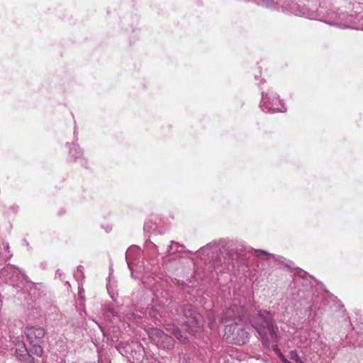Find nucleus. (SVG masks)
Here are the masks:
<instances>
[{
  "label": "nucleus",
  "mask_w": 363,
  "mask_h": 363,
  "mask_svg": "<svg viewBox=\"0 0 363 363\" xmlns=\"http://www.w3.org/2000/svg\"><path fill=\"white\" fill-rule=\"evenodd\" d=\"M221 322L225 325L235 324V322L251 324L259 335L263 345L269 346V341H277L278 328L274 325L272 315L266 311H259L256 316L250 318L242 306L234 305L228 308L221 317Z\"/></svg>",
  "instance_id": "obj_1"
},
{
  "label": "nucleus",
  "mask_w": 363,
  "mask_h": 363,
  "mask_svg": "<svg viewBox=\"0 0 363 363\" xmlns=\"http://www.w3.org/2000/svg\"><path fill=\"white\" fill-rule=\"evenodd\" d=\"M183 314L185 320L182 326L189 333L194 335L201 330L203 326V318L191 305L184 306Z\"/></svg>",
  "instance_id": "obj_2"
},
{
  "label": "nucleus",
  "mask_w": 363,
  "mask_h": 363,
  "mask_svg": "<svg viewBox=\"0 0 363 363\" xmlns=\"http://www.w3.org/2000/svg\"><path fill=\"white\" fill-rule=\"evenodd\" d=\"M223 337L228 342L243 345L248 340L249 333L243 329L242 323L235 322L225 325Z\"/></svg>",
  "instance_id": "obj_3"
},
{
  "label": "nucleus",
  "mask_w": 363,
  "mask_h": 363,
  "mask_svg": "<svg viewBox=\"0 0 363 363\" xmlns=\"http://www.w3.org/2000/svg\"><path fill=\"white\" fill-rule=\"evenodd\" d=\"M142 257L143 254L138 247L132 246L126 251L125 259L133 277H134V272L137 273L143 272V262L140 261Z\"/></svg>",
  "instance_id": "obj_4"
},
{
  "label": "nucleus",
  "mask_w": 363,
  "mask_h": 363,
  "mask_svg": "<svg viewBox=\"0 0 363 363\" xmlns=\"http://www.w3.org/2000/svg\"><path fill=\"white\" fill-rule=\"evenodd\" d=\"M149 337L158 347L171 350L174 347V340L159 328H150L147 330Z\"/></svg>",
  "instance_id": "obj_5"
},
{
  "label": "nucleus",
  "mask_w": 363,
  "mask_h": 363,
  "mask_svg": "<svg viewBox=\"0 0 363 363\" xmlns=\"http://www.w3.org/2000/svg\"><path fill=\"white\" fill-rule=\"evenodd\" d=\"M260 106L264 112H284L285 108L283 106L279 97L273 96L272 97L268 96L267 94L262 93V101Z\"/></svg>",
  "instance_id": "obj_6"
},
{
  "label": "nucleus",
  "mask_w": 363,
  "mask_h": 363,
  "mask_svg": "<svg viewBox=\"0 0 363 363\" xmlns=\"http://www.w3.org/2000/svg\"><path fill=\"white\" fill-rule=\"evenodd\" d=\"M281 6L291 13L296 16H302L308 18H313L316 16L313 11H311L306 7L301 6L293 0H288L287 2L284 3Z\"/></svg>",
  "instance_id": "obj_7"
},
{
  "label": "nucleus",
  "mask_w": 363,
  "mask_h": 363,
  "mask_svg": "<svg viewBox=\"0 0 363 363\" xmlns=\"http://www.w3.org/2000/svg\"><path fill=\"white\" fill-rule=\"evenodd\" d=\"M25 333L28 339L29 343H41L45 335V330L43 328H37L34 326L27 327Z\"/></svg>",
  "instance_id": "obj_8"
},
{
  "label": "nucleus",
  "mask_w": 363,
  "mask_h": 363,
  "mask_svg": "<svg viewBox=\"0 0 363 363\" xmlns=\"http://www.w3.org/2000/svg\"><path fill=\"white\" fill-rule=\"evenodd\" d=\"M28 354L29 353L27 350V348L23 343L17 345V347L16 349V354L18 357L22 359V358L26 357Z\"/></svg>",
  "instance_id": "obj_9"
},
{
  "label": "nucleus",
  "mask_w": 363,
  "mask_h": 363,
  "mask_svg": "<svg viewBox=\"0 0 363 363\" xmlns=\"http://www.w3.org/2000/svg\"><path fill=\"white\" fill-rule=\"evenodd\" d=\"M30 345H31L30 352L38 357H42L43 354V350L40 345V343H33Z\"/></svg>",
  "instance_id": "obj_10"
},
{
  "label": "nucleus",
  "mask_w": 363,
  "mask_h": 363,
  "mask_svg": "<svg viewBox=\"0 0 363 363\" xmlns=\"http://www.w3.org/2000/svg\"><path fill=\"white\" fill-rule=\"evenodd\" d=\"M172 334L182 343L186 342L188 339L185 335L182 334V332L178 328L172 329Z\"/></svg>",
  "instance_id": "obj_11"
},
{
  "label": "nucleus",
  "mask_w": 363,
  "mask_h": 363,
  "mask_svg": "<svg viewBox=\"0 0 363 363\" xmlns=\"http://www.w3.org/2000/svg\"><path fill=\"white\" fill-rule=\"evenodd\" d=\"M258 4L268 8H274L277 4V0H255Z\"/></svg>",
  "instance_id": "obj_12"
},
{
  "label": "nucleus",
  "mask_w": 363,
  "mask_h": 363,
  "mask_svg": "<svg viewBox=\"0 0 363 363\" xmlns=\"http://www.w3.org/2000/svg\"><path fill=\"white\" fill-rule=\"evenodd\" d=\"M157 226L155 223H153L152 222H146L144 225V230L145 231L150 233H155L156 230Z\"/></svg>",
  "instance_id": "obj_13"
},
{
  "label": "nucleus",
  "mask_w": 363,
  "mask_h": 363,
  "mask_svg": "<svg viewBox=\"0 0 363 363\" xmlns=\"http://www.w3.org/2000/svg\"><path fill=\"white\" fill-rule=\"evenodd\" d=\"M179 247V243L172 241L171 245H169V247L167 250L168 254L169 255H174L177 251Z\"/></svg>",
  "instance_id": "obj_14"
},
{
  "label": "nucleus",
  "mask_w": 363,
  "mask_h": 363,
  "mask_svg": "<svg viewBox=\"0 0 363 363\" xmlns=\"http://www.w3.org/2000/svg\"><path fill=\"white\" fill-rule=\"evenodd\" d=\"M289 356H290V359L291 360H293L294 362H296V361H298V359H301L296 350L291 351Z\"/></svg>",
  "instance_id": "obj_15"
},
{
  "label": "nucleus",
  "mask_w": 363,
  "mask_h": 363,
  "mask_svg": "<svg viewBox=\"0 0 363 363\" xmlns=\"http://www.w3.org/2000/svg\"><path fill=\"white\" fill-rule=\"evenodd\" d=\"M211 247H212V245H211V244L206 245L205 247H201V248L199 250V253H200V254H205V253H207V255H208V251Z\"/></svg>",
  "instance_id": "obj_16"
},
{
  "label": "nucleus",
  "mask_w": 363,
  "mask_h": 363,
  "mask_svg": "<svg viewBox=\"0 0 363 363\" xmlns=\"http://www.w3.org/2000/svg\"><path fill=\"white\" fill-rule=\"evenodd\" d=\"M255 254L257 256H260V255L265 256V255H268V252L267 251H264L262 250H255Z\"/></svg>",
  "instance_id": "obj_17"
},
{
  "label": "nucleus",
  "mask_w": 363,
  "mask_h": 363,
  "mask_svg": "<svg viewBox=\"0 0 363 363\" xmlns=\"http://www.w3.org/2000/svg\"><path fill=\"white\" fill-rule=\"evenodd\" d=\"M25 363H35L34 359L28 354L25 357V359H23Z\"/></svg>",
  "instance_id": "obj_18"
},
{
  "label": "nucleus",
  "mask_w": 363,
  "mask_h": 363,
  "mask_svg": "<svg viewBox=\"0 0 363 363\" xmlns=\"http://www.w3.org/2000/svg\"><path fill=\"white\" fill-rule=\"evenodd\" d=\"M279 357L284 363H291L282 354H279Z\"/></svg>",
  "instance_id": "obj_19"
},
{
  "label": "nucleus",
  "mask_w": 363,
  "mask_h": 363,
  "mask_svg": "<svg viewBox=\"0 0 363 363\" xmlns=\"http://www.w3.org/2000/svg\"><path fill=\"white\" fill-rule=\"evenodd\" d=\"M154 313V311H152V312L150 313V315H151L152 316H155L156 319H157V316L153 314Z\"/></svg>",
  "instance_id": "obj_20"
},
{
  "label": "nucleus",
  "mask_w": 363,
  "mask_h": 363,
  "mask_svg": "<svg viewBox=\"0 0 363 363\" xmlns=\"http://www.w3.org/2000/svg\"><path fill=\"white\" fill-rule=\"evenodd\" d=\"M209 326H210V328H213V323H211L209 324Z\"/></svg>",
  "instance_id": "obj_21"
},
{
  "label": "nucleus",
  "mask_w": 363,
  "mask_h": 363,
  "mask_svg": "<svg viewBox=\"0 0 363 363\" xmlns=\"http://www.w3.org/2000/svg\"><path fill=\"white\" fill-rule=\"evenodd\" d=\"M330 24H332V25H337V23H331Z\"/></svg>",
  "instance_id": "obj_22"
},
{
  "label": "nucleus",
  "mask_w": 363,
  "mask_h": 363,
  "mask_svg": "<svg viewBox=\"0 0 363 363\" xmlns=\"http://www.w3.org/2000/svg\"><path fill=\"white\" fill-rule=\"evenodd\" d=\"M279 1H281V0H279Z\"/></svg>",
  "instance_id": "obj_23"
}]
</instances>
